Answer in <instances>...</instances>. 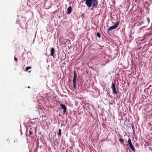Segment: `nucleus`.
<instances>
[{
  "instance_id": "nucleus-1",
  "label": "nucleus",
  "mask_w": 152,
  "mask_h": 152,
  "mask_svg": "<svg viewBox=\"0 0 152 152\" xmlns=\"http://www.w3.org/2000/svg\"><path fill=\"white\" fill-rule=\"evenodd\" d=\"M97 0H86L85 4L89 8L92 6L94 7H96L98 4Z\"/></svg>"
},
{
  "instance_id": "nucleus-2",
  "label": "nucleus",
  "mask_w": 152,
  "mask_h": 152,
  "mask_svg": "<svg viewBox=\"0 0 152 152\" xmlns=\"http://www.w3.org/2000/svg\"><path fill=\"white\" fill-rule=\"evenodd\" d=\"M77 75L75 71H74V77L73 79V85L74 88H76V87Z\"/></svg>"
},
{
  "instance_id": "nucleus-3",
  "label": "nucleus",
  "mask_w": 152,
  "mask_h": 152,
  "mask_svg": "<svg viewBox=\"0 0 152 152\" xmlns=\"http://www.w3.org/2000/svg\"><path fill=\"white\" fill-rule=\"evenodd\" d=\"M111 88L113 90V93L117 95L118 93V92L117 91L115 87V83H112L111 86Z\"/></svg>"
},
{
  "instance_id": "nucleus-4",
  "label": "nucleus",
  "mask_w": 152,
  "mask_h": 152,
  "mask_svg": "<svg viewBox=\"0 0 152 152\" xmlns=\"http://www.w3.org/2000/svg\"><path fill=\"white\" fill-rule=\"evenodd\" d=\"M119 24V22L118 21L114 26H111L109 28H108V31H110L116 28L118 26Z\"/></svg>"
},
{
  "instance_id": "nucleus-5",
  "label": "nucleus",
  "mask_w": 152,
  "mask_h": 152,
  "mask_svg": "<svg viewBox=\"0 0 152 152\" xmlns=\"http://www.w3.org/2000/svg\"><path fill=\"white\" fill-rule=\"evenodd\" d=\"M128 142L129 146L131 149V150L134 152L135 151V148L132 145V144L131 141V140L130 138H129L128 140Z\"/></svg>"
},
{
  "instance_id": "nucleus-6",
  "label": "nucleus",
  "mask_w": 152,
  "mask_h": 152,
  "mask_svg": "<svg viewBox=\"0 0 152 152\" xmlns=\"http://www.w3.org/2000/svg\"><path fill=\"white\" fill-rule=\"evenodd\" d=\"M60 105L61 107L63 110L64 113H65L66 111V106L64 104H60Z\"/></svg>"
},
{
  "instance_id": "nucleus-7",
  "label": "nucleus",
  "mask_w": 152,
  "mask_h": 152,
  "mask_svg": "<svg viewBox=\"0 0 152 152\" xmlns=\"http://www.w3.org/2000/svg\"><path fill=\"white\" fill-rule=\"evenodd\" d=\"M67 14H70L72 11V8L71 6L69 7L67 9Z\"/></svg>"
},
{
  "instance_id": "nucleus-8",
  "label": "nucleus",
  "mask_w": 152,
  "mask_h": 152,
  "mask_svg": "<svg viewBox=\"0 0 152 152\" xmlns=\"http://www.w3.org/2000/svg\"><path fill=\"white\" fill-rule=\"evenodd\" d=\"M55 50L53 47L50 50V55L51 56H54L55 53Z\"/></svg>"
},
{
  "instance_id": "nucleus-9",
  "label": "nucleus",
  "mask_w": 152,
  "mask_h": 152,
  "mask_svg": "<svg viewBox=\"0 0 152 152\" xmlns=\"http://www.w3.org/2000/svg\"><path fill=\"white\" fill-rule=\"evenodd\" d=\"M42 122H44L45 121L47 120L48 118V117L46 116V115H42Z\"/></svg>"
},
{
  "instance_id": "nucleus-10",
  "label": "nucleus",
  "mask_w": 152,
  "mask_h": 152,
  "mask_svg": "<svg viewBox=\"0 0 152 152\" xmlns=\"http://www.w3.org/2000/svg\"><path fill=\"white\" fill-rule=\"evenodd\" d=\"M57 134L59 137L61 136V129H59L58 132V133Z\"/></svg>"
},
{
  "instance_id": "nucleus-11",
  "label": "nucleus",
  "mask_w": 152,
  "mask_h": 152,
  "mask_svg": "<svg viewBox=\"0 0 152 152\" xmlns=\"http://www.w3.org/2000/svg\"><path fill=\"white\" fill-rule=\"evenodd\" d=\"M31 67L30 66L26 67V68L25 71L26 72H27L28 70V69H31Z\"/></svg>"
},
{
  "instance_id": "nucleus-12",
  "label": "nucleus",
  "mask_w": 152,
  "mask_h": 152,
  "mask_svg": "<svg viewBox=\"0 0 152 152\" xmlns=\"http://www.w3.org/2000/svg\"><path fill=\"white\" fill-rule=\"evenodd\" d=\"M119 141L121 143H123L124 142V140L122 138L119 139Z\"/></svg>"
},
{
  "instance_id": "nucleus-13",
  "label": "nucleus",
  "mask_w": 152,
  "mask_h": 152,
  "mask_svg": "<svg viewBox=\"0 0 152 152\" xmlns=\"http://www.w3.org/2000/svg\"><path fill=\"white\" fill-rule=\"evenodd\" d=\"M97 37L99 38H100L101 37V35H100V34L98 32L97 33Z\"/></svg>"
},
{
  "instance_id": "nucleus-14",
  "label": "nucleus",
  "mask_w": 152,
  "mask_h": 152,
  "mask_svg": "<svg viewBox=\"0 0 152 152\" xmlns=\"http://www.w3.org/2000/svg\"><path fill=\"white\" fill-rule=\"evenodd\" d=\"M147 22H148V24L149 23L150 21V20L149 19V18H147Z\"/></svg>"
},
{
  "instance_id": "nucleus-15",
  "label": "nucleus",
  "mask_w": 152,
  "mask_h": 152,
  "mask_svg": "<svg viewBox=\"0 0 152 152\" xmlns=\"http://www.w3.org/2000/svg\"><path fill=\"white\" fill-rule=\"evenodd\" d=\"M32 133H33V132H32V131L31 130V129L30 130H29V134L30 135H32Z\"/></svg>"
},
{
  "instance_id": "nucleus-16",
  "label": "nucleus",
  "mask_w": 152,
  "mask_h": 152,
  "mask_svg": "<svg viewBox=\"0 0 152 152\" xmlns=\"http://www.w3.org/2000/svg\"><path fill=\"white\" fill-rule=\"evenodd\" d=\"M132 127L134 132V126L133 125H132Z\"/></svg>"
},
{
  "instance_id": "nucleus-17",
  "label": "nucleus",
  "mask_w": 152,
  "mask_h": 152,
  "mask_svg": "<svg viewBox=\"0 0 152 152\" xmlns=\"http://www.w3.org/2000/svg\"><path fill=\"white\" fill-rule=\"evenodd\" d=\"M14 60H15L16 61V62H17V59L15 57L14 58Z\"/></svg>"
},
{
  "instance_id": "nucleus-18",
  "label": "nucleus",
  "mask_w": 152,
  "mask_h": 152,
  "mask_svg": "<svg viewBox=\"0 0 152 152\" xmlns=\"http://www.w3.org/2000/svg\"><path fill=\"white\" fill-rule=\"evenodd\" d=\"M28 88H30V87L29 86H28Z\"/></svg>"
},
{
  "instance_id": "nucleus-19",
  "label": "nucleus",
  "mask_w": 152,
  "mask_h": 152,
  "mask_svg": "<svg viewBox=\"0 0 152 152\" xmlns=\"http://www.w3.org/2000/svg\"><path fill=\"white\" fill-rule=\"evenodd\" d=\"M121 119L122 120V118H121Z\"/></svg>"
}]
</instances>
